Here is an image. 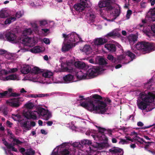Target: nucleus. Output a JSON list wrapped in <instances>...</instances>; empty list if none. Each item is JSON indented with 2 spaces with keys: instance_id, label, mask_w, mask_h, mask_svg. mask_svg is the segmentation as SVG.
Masks as SVG:
<instances>
[{
  "instance_id": "45",
  "label": "nucleus",
  "mask_w": 155,
  "mask_h": 155,
  "mask_svg": "<svg viewBox=\"0 0 155 155\" xmlns=\"http://www.w3.org/2000/svg\"><path fill=\"white\" fill-rule=\"evenodd\" d=\"M120 141L119 142V144H128L129 142L127 141L126 140L123 139H120Z\"/></svg>"
},
{
  "instance_id": "41",
  "label": "nucleus",
  "mask_w": 155,
  "mask_h": 155,
  "mask_svg": "<svg viewBox=\"0 0 155 155\" xmlns=\"http://www.w3.org/2000/svg\"><path fill=\"white\" fill-rule=\"evenodd\" d=\"M129 40L130 42L132 41L135 42L137 40V37L135 35H132L129 37Z\"/></svg>"
},
{
  "instance_id": "5",
  "label": "nucleus",
  "mask_w": 155,
  "mask_h": 155,
  "mask_svg": "<svg viewBox=\"0 0 155 155\" xmlns=\"http://www.w3.org/2000/svg\"><path fill=\"white\" fill-rule=\"evenodd\" d=\"M140 98L145 102L151 103L153 101L155 98V95L152 93L149 92L147 94L144 93L141 94Z\"/></svg>"
},
{
  "instance_id": "52",
  "label": "nucleus",
  "mask_w": 155,
  "mask_h": 155,
  "mask_svg": "<svg viewBox=\"0 0 155 155\" xmlns=\"http://www.w3.org/2000/svg\"><path fill=\"white\" fill-rule=\"evenodd\" d=\"M7 51L4 49H0V54L1 55H3L6 53Z\"/></svg>"
},
{
  "instance_id": "22",
  "label": "nucleus",
  "mask_w": 155,
  "mask_h": 155,
  "mask_svg": "<svg viewBox=\"0 0 155 155\" xmlns=\"http://www.w3.org/2000/svg\"><path fill=\"white\" fill-rule=\"evenodd\" d=\"M73 78L74 76L73 75L69 74L64 76L63 79L65 82L68 83L72 81L73 79Z\"/></svg>"
},
{
  "instance_id": "57",
  "label": "nucleus",
  "mask_w": 155,
  "mask_h": 155,
  "mask_svg": "<svg viewBox=\"0 0 155 155\" xmlns=\"http://www.w3.org/2000/svg\"><path fill=\"white\" fill-rule=\"evenodd\" d=\"M80 145H81L80 142H75L73 143V146L74 147H79Z\"/></svg>"
},
{
  "instance_id": "58",
  "label": "nucleus",
  "mask_w": 155,
  "mask_h": 155,
  "mask_svg": "<svg viewBox=\"0 0 155 155\" xmlns=\"http://www.w3.org/2000/svg\"><path fill=\"white\" fill-rule=\"evenodd\" d=\"M0 39L5 40V33L3 34L2 33L0 34Z\"/></svg>"
},
{
  "instance_id": "51",
  "label": "nucleus",
  "mask_w": 155,
  "mask_h": 155,
  "mask_svg": "<svg viewBox=\"0 0 155 155\" xmlns=\"http://www.w3.org/2000/svg\"><path fill=\"white\" fill-rule=\"evenodd\" d=\"M43 42L46 44H49L50 43V41L48 38H44L43 39Z\"/></svg>"
},
{
  "instance_id": "32",
  "label": "nucleus",
  "mask_w": 155,
  "mask_h": 155,
  "mask_svg": "<svg viewBox=\"0 0 155 155\" xmlns=\"http://www.w3.org/2000/svg\"><path fill=\"white\" fill-rule=\"evenodd\" d=\"M97 147L100 149H101L107 147L108 145V144L105 143H97Z\"/></svg>"
},
{
  "instance_id": "23",
  "label": "nucleus",
  "mask_w": 155,
  "mask_h": 155,
  "mask_svg": "<svg viewBox=\"0 0 155 155\" xmlns=\"http://www.w3.org/2000/svg\"><path fill=\"white\" fill-rule=\"evenodd\" d=\"M12 91V89L11 88H9L8 91H4L3 92H0V98L5 97L6 96H9V94Z\"/></svg>"
},
{
  "instance_id": "61",
  "label": "nucleus",
  "mask_w": 155,
  "mask_h": 155,
  "mask_svg": "<svg viewBox=\"0 0 155 155\" xmlns=\"http://www.w3.org/2000/svg\"><path fill=\"white\" fill-rule=\"evenodd\" d=\"M19 151L22 154L25 151V149L23 147L21 148L19 150Z\"/></svg>"
},
{
  "instance_id": "24",
  "label": "nucleus",
  "mask_w": 155,
  "mask_h": 155,
  "mask_svg": "<svg viewBox=\"0 0 155 155\" xmlns=\"http://www.w3.org/2000/svg\"><path fill=\"white\" fill-rule=\"evenodd\" d=\"M96 61L100 65H106L107 64L106 60L104 58H97Z\"/></svg>"
},
{
  "instance_id": "44",
  "label": "nucleus",
  "mask_w": 155,
  "mask_h": 155,
  "mask_svg": "<svg viewBox=\"0 0 155 155\" xmlns=\"http://www.w3.org/2000/svg\"><path fill=\"white\" fill-rule=\"evenodd\" d=\"M52 75V74L51 72H46L43 73L42 76L45 78H50Z\"/></svg>"
},
{
  "instance_id": "2",
  "label": "nucleus",
  "mask_w": 155,
  "mask_h": 155,
  "mask_svg": "<svg viewBox=\"0 0 155 155\" xmlns=\"http://www.w3.org/2000/svg\"><path fill=\"white\" fill-rule=\"evenodd\" d=\"M5 40L12 43L20 42L25 45H29L31 39L29 38H17L15 34L12 31H7L5 33Z\"/></svg>"
},
{
  "instance_id": "63",
  "label": "nucleus",
  "mask_w": 155,
  "mask_h": 155,
  "mask_svg": "<svg viewBox=\"0 0 155 155\" xmlns=\"http://www.w3.org/2000/svg\"><path fill=\"white\" fill-rule=\"evenodd\" d=\"M148 1L150 3L151 6L154 5L155 4V0H148Z\"/></svg>"
},
{
  "instance_id": "28",
  "label": "nucleus",
  "mask_w": 155,
  "mask_h": 155,
  "mask_svg": "<svg viewBox=\"0 0 155 155\" xmlns=\"http://www.w3.org/2000/svg\"><path fill=\"white\" fill-rule=\"evenodd\" d=\"M71 48V46L70 44H64L62 46V49L63 51L66 52L69 51Z\"/></svg>"
},
{
  "instance_id": "38",
  "label": "nucleus",
  "mask_w": 155,
  "mask_h": 155,
  "mask_svg": "<svg viewBox=\"0 0 155 155\" xmlns=\"http://www.w3.org/2000/svg\"><path fill=\"white\" fill-rule=\"evenodd\" d=\"M25 106L27 108L30 109H33L35 107L34 104L31 102L27 103L25 104Z\"/></svg>"
},
{
  "instance_id": "1",
  "label": "nucleus",
  "mask_w": 155,
  "mask_h": 155,
  "mask_svg": "<svg viewBox=\"0 0 155 155\" xmlns=\"http://www.w3.org/2000/svg\"><path fill=\"white\" fill-rule=\"evenodd\" d=\"M95 99H91L87 102H82L85 98L80 100V105L88 110L94 111L96 113L103 114L107 111V104L103 101L97 100L96 99L102 100V97L97 94H94L91 96Z\"/></svg>"
},
{
  "instance_id": "50",
  "label": "nucleus",
  "mask_w": 155,
  "mask_h": 155,
  "mask_svg": "<svg viewBox=\"0 0 155 155\" xmlns=\"http://www.w3.org/2000/svg\"><path fill=\"white\" fill-rule=\"evenodd\" d=\"M115 15L114 16H115V18H114V19H116V18L118 17L120 14V10H119L118 9H116L115 11Z\"/></svg>"
},
{
  "instance_id": "16",
  "label": "nucleus",
  "mask_w": 155,
  "mask_h": 155,
  "mask_svg": "<svg viewBox=\"0 0 155 155\" xmlns=\"http://www.w3.org/2000/svg\"><path fill=\"white\" fill-rule=\"evenodd\" d=\"M74 65L76 68H85L86 67L85 64L84 62L79 61L75 62Z\"/></svg>"
},
{
  "instance_id": "43",
  "label": "nucleus",
  "mask_w": 155,
  "mask_h": 155,
  "mask_svg": "<svg viewBox=\"0 0 155 155\" xmlns=\"http://www.w3.org/2000/svg\"><path fill=\"white\" fill-rule=\"evenodd\" d=\"M87 0H80L79 3L85 8L87 6Z\"/></svg>"
},
{
  "instance_id": "14",
  "label": "nucleus",
  "mask_w": 155,
  "mask_h": 155,
  "mask_svg": "<svg viewBox=\"0 0 155 155\" xmlns=\"http://www.w3.org/2000/svg\"><path fill=\"white\" fill-rule=\"evenodd\" d=\"M121 36V34L116 31H113L110 32L106 35V36L107 38L111 37L113 38H116V37H119Z\"/></svg>"
},
{
  "instance_id": "59",
  "label": "nucleus",
  "mask_w": 155,
  "mask_h": 155,
  "mask_svg": "<svg viewBox=\"0 0 155 155\" xmlns=\"http://www.w3.org/2000/svg\"><path fill=\"white\" fill-rule=\"evenodd\" d=\"M6 124L7 126L10 127H12V125L13 124L12 123H11L9 121L7 120Z\"/></svg>"
},
{
  "instance_id": "39",
  "label": "nucleus",
  "mask_w": 155,
  "mask_h": 155,
  "mask_svg": "<svg viewBox=\"0 0 155 155\" xmlns=\"http://www.w3.org/2000/svg\"><path fill=\"white\" fill-rule=\"evenodd\" d=\"M81 144L84 145H89L91 144V141L89 140H81Z\"/></svg>"
},
{
  "instance_id": "34",
  "label": "nucleus",
  "mask_w": 155,
  "mask_h": 155,
  "mask_svg": "<svg viewBox=\"0 0 155 155\" xmlns=\"http://www.w3.org/2000/svg\"><path fill=\"white\" fill-rule=\"evenodd\" d=\"M17 78V77L15 74H12L7 76L6 78L7 80H14Z\"/></svg>"
},
{
  "instance_id": "64",
  "label": "nucleus",
  "mask_w": 155,
  "mask_h": 155,
  "mask_svg": "<svg viewBox=\"0 0 155 155\" xmlns=\"http://www.w3.org/2000/svg\"><path fill=\"white\" fill-rule=\"evenodd\" d=\"M137 125L138 126L142 127L144 125V124L141 121H139L137 122Z\"/></svg>"
},
{
  "instance_id": "49",
  "label": "nucleus",
  "mask_w": 155,
  "mask_h": 155,
  "mask_svg": "<svg viewBox=\"0 0 155 155\" xmlns=\"http://www.w3.org/2000/svg\"><path fill=\"white\" fill-rule=\"evenodd\" d=\"M47 21L46 20H43L40 21V26H44L47 24Z\"/></svg>"
},
{
  "instance_id": "10",
  "label": "nucleus",
  "mask_w": 155,
  "mask_h": 155,
  "mask_svg": "<svg viewBox=\"0 0 155 155\" xmlns=\"http://www.w3.org/2000/svg\"><path fill=\"white\" fill-rule=\"evenodd\" d=\"M39 115H41L43 117V119L47 120L51 117V115L48 113V111L45 109L41 107L38 109Z\"/></svg>"
},
{
  "instance_id": "33",
  "label": "nucleus",
  "mask_w": 155,
  "mask_h": 155,
  "mask_svg": "<svg viewBox=\"0 0 155 155\" xmlns=\"http://www.w3.org/2000/svg\"><path fill=\"white\" fill-rule=\"evenodd\" d=\"M150 15L153 21H155V8L150 10Z\"/></svg>"
},
{
  "instance_id": "37",
  "label": "nucleus",
  "mask_w": 155,
  "mask_h": 155,
  "mask_svg": "<svg viewBox=\"0 0 155 155\" xmlns=\"http://www.w3.org/2000/svg\"><path fill=\"white\" fill-rule=\"evenodd\" d=\"M60 152L61 155H69L70 153L68 149L66 148L63 149Z\"/></svg>"
},
{
  "instance_id": "13",
  "label": "nucleus",
  "mask_w": 155,
  "mask_h": 155,
  "mask_svg": "<svg viewBox=\"0 0 155 155\" xmlns=\"http://www.w3.org/2000/svg\"><path fill=\"white\" fill-rule=\"evenodd\" d=\"M104 47L111 52H115L116 50V46L114 44L111 43L107 44L105 45Z\"/></svg>"
},
{
  "instance_id": "53",
  "label": "nucleus",
  "mask_w": 155,
  "mask_h": 155,
  "mask_svg": "<svg viewBox=\"0 0 155 155\" xmlns=\"http://www.w3.org/2000/svg\"><path fill=\"white\" fill-rule=\"evenodd\" d=\"M2 141L3 142L4 144L6 147L7 148H8V147L9 145V144L7 142L5 139H2Z\"/></svg>"
},
{
  "instance_id": "18",
  "label": "nucleus",
  "mask_w": 155,
  "mask_h": 155,
  "mask_svg": "<svg viewBox=\"0 0 155 155\" xmlns=\"http://www.w3.org/2000/svg\"><path fill=\"white\" fill-rule=\"evenodd\" d=\"M137 105L139 109L142 110H144L147 108L148 104L143 101L137 103Z\"/></svg>"
},
{
  "instance_id": "9",
  "label": "nucleus",
  "mask_w": 155,
  "mask_h": 155,
  "mask_svg": "<svg viewBox=\"0 0 155 155\" xmlns=\"http://www.w3.org/2000/svg\"><path fill=\"white\" fill-rule=\"evenodd\" d=\"M78 38L79 39V41L81 40V38L75 32H72L69 34L68 39L69 41L68 42L70 44H73L75 42H78Z\"/></svg>"
},
{
  "instance_id": "47",
  "label": "nucleus",
  "mask_w": 155,
  "mask_h": 155,
  "mask_svg": "<svg viewBox=\"0 0 155 155\" xmlns=\"http://www.w3.org/2000/svg\"><path fill=\"white\" fill-rule=\"evenodd\" d=\"M20 95V94H18L16 93H12V91L10 93V94H9V97H16L19 96Z\"/></svg>"
},
{
  "instance_id": "3",
  "label": "nucleus",
  "mask_w": 155,
  "mask_h": 155,
  "mask_svg": "<svg viewBox=\"0 0 155 155\" xmlns=\"http://www.w3.org/2000/svg\"><path fill=\"white\" fill-rule=\"evenodd\" d=\"M155 44L154 43L142 41L138 43L135 47L138 50H134L133 51L137 55H140L139 50L149 53L155 49Z\"/></svg>"
},
{
  "instance_id": "6",
  "label": "nucleus",
  "mask_w": 155,
  "mask_h": 155,
  "mask_svg": "<svg viewBox=\"0 0 155 155\" xmlns=\"http://www.w3.org/2000/svg\"><path fill=\"white\" fill-rule=\"evenodd\" d=\"M98 6L100 8L106 7V10L107 11H111L113 8L110 2L104 0L100 1L98 3Z\"/></svg>"
},
{
  "instance_id": "20",
  "label": "nucleus",
  "mask_w": 155,
  "mask_h": 155,
  "mask_svg": "<svg viewBox=\"0 0 155 155\" xmlns=\"http://www.w3.org/2000/svg\"><path fill=\"white\" fill-rule=\"evenodd\" d=\"M122 150L117 147H114L109 150V152L112 154H115L117 153L121 152Z\"/></svg>"
},
{
  "instance_id": "27",
  "label": "nucleus",
  "mask_w": 155,
  "mask_h": 155,
  "mask_svg": "<svg viewBox=\"0 0 155 155\" xmlns=\"http://www.w3.org/2000/svg\"><path fill=\"white\" fill-rule=\"evenodd\" d=\"M125 53L126 55L130 57L131 61H133L135 58V55L130 51H125Z\"/></svg>"
},
{
  "instance_id": "31",
  "label": "nucleus",
  "mask_w": 155,
  "mask_h": 155,
  "mask_svg": "<svg viewBox=\"0 0 155 155\" xmlns=\"http://www.w3.org/2000/svg\"><path fill=\"white\" fill-rule=\"evenodd\" d=\"M31 52L33 53H38L41 51L39 46H36L31 49Z\"/></svg>"
},
{
  "instance_id": "17",
  "label": "nucleus",
  "mask_w": 155,
  "mask_h": 155,
  "mask_svg": "<svg viewBox=\"0 0 155 155\" xmlns=\"http://www.w3.org/2000/svg\"><path fill=\"white\" fill-rule=\"evenodd\" d=\"M74 8L76 11L79 12H82L84 10V8L79 3L75 4Z\"/></svg>"
},
{
  "instance_id": "30",
  "label": "nucleus",
  "mask_w": 155,
  "mask_h": 155,
  "mask_svg": "<svg viewBox=\"0 0 155 155\" xmlns=\"http://www.w3.org/2000/svg\"><path fill=\"white\" fill-rule=\"evenodd\" d=\"M35 153V151L31 148L27 149L25 153L26 155H34Z\"/></svg>"
},
{
  "instance_id": "60",
  "label": "nucleus",
  "mask_w": 155,
  "mask_h": 155,
  "mask_svg": "<svg viewBox=\"0 0 155 155\" xmlns=\"http://www.w3.org/2000/svg\"><path fill=\"white\" fill-rule=\"evenodd\" d=\"M90 18H91V20L94 19L95 17V16L94 14L93 13L90 14L89 15Z\"/></svg>"
},
{
  "instance_id": "19",
  "label": "nucleus",
  "mask_w": 155,
  "mask_h": 155,
  "mask_svg": "<svg viewBox=\"0 0 155 155\" xmlns=\"http://www.w3.org/2000/svg\"><path fill=\"white\" fill-rule=\"evenodd\" d=\"M28 123H29V121L28 120L21 122L20 123L21 127H24L27 130L31 129V126Z\"/></svg>"
},
{
  "instance_id": "54",
  "label": "nucleus",
  "mask_w": 155,
  "mask_h": 155,
  "mask_svg": "<svg viewBox=\"0 0 155 155\" xmlns=\"http://www.w3.org/2000/svg\"><path fill=\"white\" fill-rule=\"evenodd\" d=\"M124 57L123 56L120 55L117 58V60L118 61V63L120 62V61L124 59Z\"/></svg>"
},
{
  "instance_id": "11",
  "label": "nucleus",
  "mask_w": 155,
  "mask_h": 155,
  "mask_svg": "<svg viewBox=\"0 0 155 155\" xmlns=\"http://www.w3.org/2000/svg\"><path fill=\"white\" fill-rule=\"evenodd\" d=\"M32 33V31L31 28H29L28 29H26L24 30L23 33V34L24 35V37H20V38H29L31 39L30 43L29 44V45H26L27 46H30L31 45H32V42H33V40L31 38H29L26 36L27 35H30Z\"/></svg>"
},
{
  "instance_id": "29",
  "label": "nucleus",
  "mask_w": 155,
  "mask_h": 155,
  "mask_svg": "<svg viewBox=\"0 0 155 155\" xmlns=\"http://www.w3.org/2000/svg\"><path fill=\"white\" fill-rule=\"evenodd\" d=\"M15 19L16 18L15 17H11L9 18H7L4 22L5 24H9L12 21H15Z\"/></svg>"
},
{
  "instance_id": "56",
  "label": "nucleus",
  "mask_w": 155,
  "mask_h": 155,
  "mask_svg": "<svg viewBox=\"0 0 155 155\" xmlns=\"http://www.w3.org/2000/svg\"><path fill=\"white\" fill-rule=\"evenodd\" d=\"M146 3L145 2H141L140 3V6L141 8H145L146 7Z\"/></svg>"
},
{
  "instance_id": "36",
  "label": "nucleus",
  "mask_w": 155,
  "mask_h": 155,
  "mask_svg": "<svg viewBox=\"0 0 155 155\" xmlns=\"http://www.w3.org/2000/svg\"><path fill=\"white\" fill-rule=\"evenodd\" d=\"M152 81V79H150L149 80V81L147 82L145 84V86L147 89H151L152 85L151 82Z\"/></svg>"
},
{
  "instance_id": "26",
  "label": "nucleus",
  "mask_w": 155,
  "mask_h": 155,
  "mask_svg": "<svg viewBox=\"0 0 155 155\" xmlns=\"http://www.w3.org/2000/svg\"><path fill=\"white\" fill-rule=\"evenodd\" d=\"M9 16L7 12L5 10H2L0 11V18H5L8 17Z\"/></svg>"
},
{
  "instance_id": "46",
  "label": "nucleus",
  "mask_w": 155,
  "mask_h": 155,
  "mask_svg": "<svg viewBox=\"0 0 155 155\" xmlns=\"http://www.w3.org/2000/svg\"><path fill=\"white\" fill-rule=\"evenodd\" d=\"M96 127L98 130L99 132L101 133L102 134L104 133V131L106 130V129L105 128L97 126H96Z\"/></svg>"
},
{
  "instance_id": "12",
  "label": "nucleus",
  "mask_w": 155,
  "mask_h": 155,
  "mask_svg": "<svg viewBox=\"0 0 155 155\" xmlns=\"http://www.w3.org/2000/svg\"><path fill=\"white\" fill-rule=\"evenodd\" d=\"M21 73L25 74L30 72L31 67L28 65H25L21 67Z\"/></svg>"
},
{
  "instance_id": "7",
  "label": "nucleus",
  "mask_w": 155,
  "mask_h": 155,
  "mask_svg": "<svg viewBox=\"0 0 155 155\" xmlns=\"http://www.w3.org/2000/svg\"><path fill=\"white\" fill-rule=\"evenodd\" d=\"M25 117L28 119H32L33 120H36L37 119V116L39 115L38 111L34 110L31 111L28 110L24 113Z\"/></svg>"
},
{
  "instance_id": "55",
  "label": "nucleus",
  "mask_w": 155,
  "mask_h": 155,
  "mask_svg": "<svg viewBox=\"0 0 155 155\" xmlns=\"http://www.w3.org/2000/svg\"><path fill=\"white\" fill-rule=\"evenodd\" d=\"M27 97H31L33 98H36L37 97H38V95L36 94H31L28 95Z\"/></svg>"
},
{
  "instance_id": "62",
  "label": "nucleus",
  "mask_w": 155,
  "mask_h": 155,
  "mask_svg": "<svg viewBox=\"0 0 155 155\" xmlns=\"http://www.w3.org/2000/svg\"><path fill=\"white\" fill-rule=\"evenodd\" d=\"M151 29L153 32L155 34V25L151 26Z\"/></svg>"
},
{
  "instance_id": "42",
  "label": "nucleus",
  "mask_w": 155,
  "mask_h": 155,
  "mask_svg": "<svg viewBox=\"0 0 155 155\" xmlns=\"http://www.w3.org/2000/svg\"><path fill=\"white\" fill-rule=\"evenodd\" d=\"M15 145H14L12 144L11 143L9 144V145L8 147V149H12V150L13 151H15V152H18V151L17 149L16 148H15L14 146Z\"/></svg>"
},
{
  "instance_id": "21",
  "label": "nucleus",
  "mask_w": 155,
  "mask_h": 155,
  "mask_svg": "<svg viewBox=\"0 0 155 155\" xmlns=\"http://www.w3.org/2000/svg\"><path fill=\"white\" fill-rule=\"evenodd\" d=\"M82 51L87 54L91 52L92 49L89 45H86L83 47Z\"/></svg>"
},
{
  "instance_id": "48",
  "label": "nucleus",
  "mask_w": 155,
  "mask_h": 155,
  "mask_svg": "<svg viewBox=\"0 0 155 155\" xmlns=\"http://www.w3.org/2000/svg\"><path fill=\"white\" fill-rule=\"evenodd\" d=\"M132 14V11L130 10H128L127 12V13L126 15V18L127 19H129L130 17V15Z\"/></svg>"
},
{
  "instance_id": "25",
  "label": "nucleus",
  "mask_w": 155,
  "mask_h": 155,
  "mask_svg": "<svg viewBox=\"0 0 155 155\" xmlns=\"http://www.w3.org/2000/svg\"><path fill=\"white\" fill-rule=\"evenodd\" d=\"M107 58L113 63L115 64L118 63V60L117 59V58L114 57L111 55L108 54L107 56Z\"/></svg>"
},
{
  "instance_id": "40",
  "label": "nucleus",
  "mask_w": 155,
  "mask_h": 155,
  "mask_svg": "<svg viewBox=\"0 0 155 155\" xmlns=\"http://www.w3.org/2000/svg\"><path fill=\"white\" fill-rule=\"evenodd\" d=\"M13 142H14L13 144L14 145H18L19 144H20L22 143V142L15 138L13 139Z\"/></svg>"
},
{
  "instance_id": "4",
  "label": "nucleus",
  "mask_w": 155,
  "mask_h": 155,
  "mask_svg": "<svg viewBox=\"0 0 155 155\" xmlns=\"http://www.w3.org/2000/svg\"><path fill=\"white\" fill-rule=\"evenodd\" d=\"M88 70L85 73H83L82 71H80L77 73V75L78 78L81 79H85L88 77L95 76L96 73L99 71V69L96 67H93L91 68L90 65L88 66Z\"/></svg>"
},
{
  "instance_id": "35",
  "label": "nucleus",
  "mask_w": 155,
  "mask_h": 155,
  "mask_svg": "<svg viewBox=\"0 0 155 155\" xmlns=\"http://www.w3.org/2000/svg\"><path fill=\"white\" fill-rule=\"evenodd\" d=\"M41 72V70L37 67H34L31 69L30 72L31 73L37 74L40 73Z\"/></svg>"
},
{
  "instance_id": "15",
  "label": "nucleus",
  "mask_w": 155,
  "mask_h": 155,
  "mask_svg": "<svg viewBox=\"0 0 155 155\" xmlns=\"http://www.w3.org/2000/svg\"><path fill=\"white\" fill-rule=\"evenodd\" d=\"M107 41V39L100 38L96 39L94 41V44L97 45H103Z\"/></svg>"
},
{
  "instance_id": "8",
  "label": "nucleus",
  "mask_w": 155,
  "mask_h": 155,
  "mask_svg": "<svg viewBox=\"0 0 155 155\" xmlns=\"http://www.w3.org/2000/svg\"><path fill=\"white\" fill-rule=\"evenodd\" d=\"M20 98H13L9 100L6 101V103L9 106L17 108L21 104L19 101Z\"/></svg>"
}]
</instances>
